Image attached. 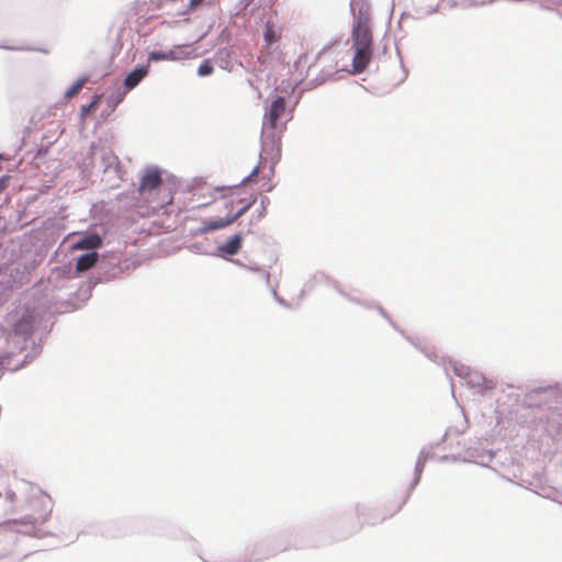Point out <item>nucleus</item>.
I'll return each instance as SVG.
<instances>
[{
  "label": "nucleus",
  "mask_w": 562,
  "mask_h": 562,
  "mask_svg": "<svg viewBox=\"0 0 562 562\" xmlns=\"http://www.w3.org/2000/svg\"><path fill=\"white\" fill-rule=\"evenodd\" d=\"M285 112V100L282 97L276 98L269 111L266 114V122L262 127V144L268 147L271 144V148L277 151L281 147V132L278 131V121L283 116Z\"/></svg>",
  "instance_id": "nucleus-3"
},
{
  "label": "nucleus",
  "mask_w": 562,
  "mask_h": 562,
  "mask_svg": "<svg viewBox=\"0 0 562 562\" xmlns=\"http://www.w3.org/2000/svg\"><path fill=\"white\" fill-rule=\"evenodd\" d=\"M101 100V95H94L93 100L91 101L90 104L88 105H82L81 106V117L85 119L89 112L93 111L97 109L99 102Z\"/></svg>",
  "instance_id": "nucleus-12"
},
{
  "label": "nucleus",
  "mask_w": 562,
  "mask_h": 562,
  "mask_svg": "<svg viewBox=\"0 0 562 562\" xmlns=\"http://www.w3.org/2000/svg\"><path fill=\"white\" fill-rule=\"evenodd\" d=\"M12 359V353L11 352H7V353H3V355H0V371L10 363Z\"/></svg>",
  "instance_id": "nucleus-15"
},
{
  "label": "nucleus",
  "mask_w": 562,
  "mask_h": 562,
  "mask_svg": "<svg viewBox=\"0 0 562 562\" xmlns=\"http://www.w3.org/2000/svg\"><path fill=\"white\" fill-rule=\"evenodd\" d=\"M35 318L32 312L26 311L13 325L11 331L7 333V340L18 339L16 344L25 342L34 331Z\"/></svg>",
  "instance_id": "nucleus-4"
},
{
  "label": "nucleus",
  "mask_w": 562,
  "mask_h": 562,
  "mask_svg": "<svg viewBox=\"0 0 562 562\" xmlns=\"http://www.w3.org/2000/svg\"><path fill=\"white\" fill-rule=\"evenodd\" d=\"M148 74L147 67H138L134 69L124 80V86L127 90L135 88Z\"/></svg>",
  "instance_id": "nucleus-6"
},
{
  "label": "nucleus",
  "mask_w": 562,
  "mask_h": 562,
  "mask_svg": "<svg viewBox=\"0 0 562 562\" xmlns=\"http://www.w3.org/2000/svg\"><path fill=\"white\" fill-rule=\"evenodd\" d=\"M88 78L83 77L78 79L71 87H69L65 92L66 99H72L75 95H77L80 90L83 88V86L87 83Z\"/></svg>",
  "instance_id": "nucleus-11"
},
{
  "label": "nucleus",
  "mask_w": 562,
  "mask_h": 562,
  "mask_svg": "<svg viewBox=\"0 0 562 562\" xmlns=\"http://www.w3.org/2000/svg\"><path fill=\"white\" fill-rule=\"evenodd\" d=\"M371 8L362 3L358 9V23L353 30V75L362 72L371 63L373 55Z\"/></svg>",
  "instance_id": "nucleus-1"
},
{
  "label": "nucleus",
  "mask_w": 562,
  "mask_h": 562,
  "mask_svg": "<svg viewBox=\"0 0 562 562\" xmlns=\"http://www.w3.org/2000/svg\"><path fill=\"white\" fill-rule=\"evenodd\" d=\"M102 239L98 234H90L82 237L75 245V249H97L101 247Z\"/></svg>",
  "instance_id": "nucleus-8"
},
{
  "label": "nucleus",
  "mask_w": 562,
  "mask_h": 562,
  "mask_svg": "<svg viewBox=\"0 0 562 562\" xmlns=\"http://www.w3.org/2000/svg\"><path fill=\"white\" fill-rule=\"evenodd\" d=\"M98 258L99 256L94 251L80 256L76 265L77 271L83 272L91 269L97 263Z\"/></svg>",
  "instance_id": "nucleus-9"
},
{
  "label": "nucleus",
  "mask_w": 562,
  "mask_h": 562,
  "mask_svg": "<svg viewBox=\"0 0 562 562\" xmlns=\"http://www.w3.org/2000/svg\"><path fill=\"white\" fill-rule=\"evenodd\" d=\"M258 171H259V169H258V167H256V168L250 172V175L245 179V182H247V181H251V180H252V179L258 175Z\"/></svg>",
  "instance_id": "nucleus-17"
},
{
  "label": "nucleus",
  "mask_w": 562,
  "mask_h": 562,
  "mask_svg": "<svg viewBox=\"0 0 562 562\" xmlns=\"http://www.w3.org/2000/svg\"><path fill=\"white\" fill-rule=\"evenodd\" d=\"M213 72V66L209 59L204 60L198 69L199 76H209Z\"/></svg>",
  "instance_id": "nucleus-14"
},
{
  "label": "nucleus",
  "mask_w": 562,
  "mask_h": 562,
  "mask_svg": "<svg viewBox=\"0 0 562 562\" xmlns=\"http://www.w3.org/2000/svg\"><path fill=\"white\" fill-rule=\"evenodd\" d=\"M241 243H243L241 234H236L233 237H231L226 243H224L222 246H220L218 249L221 252H223L225 255L234 256L239 251V249L241 247Z\"/></svg>",
  "instance_id": "nucleus-7"
},
{
  "label": "nucleus",
  "mask_w": 562,
  "mask_h": 562,
  "mask_svg": "<svg viewBox=\"0 0 562 562\" xmlns=\"http://www.w3.org/2000/svg\"><path fill=\"white\" fill-rule=\"evenodd\" d=\"M176 55L173 50H170L168 53L166 52H153L150 54V59L153 60H162V59H176Z\"/></svg>",
  "instance_id": "nucleus-13"
},
{
  "label": "nucleus",
  "mask_w": 562,
  "mask_h": 562,
  "mask_svg": "<svg viewBox=\"0 0 562 562\" xmlns=\"http://www.w3.org/2000/svg\"><path fill=\"white\" fill-rule=\"evenodd\" d=\"M162 183L161 172L158 168H148L140 178L138 192L146 193L158 189Z\"/></svg>",
  "instance_id": "nucleus-5"
},
{
  "label": "nucleus",
  "mask_w": 562,
  "mask_h": 562,
  "mask_svg": "<svg viewBox=\"0 0 562 562\" xmlns=\"http://www.w3.org/2000/svg\"><path fill=\"white\" fill-rule=\"evenodd\" d=\"M281 33L277 31L273 24L267 23L263 30V41L267 45H272L279 42Z\"/></svg>",
  "instance_id": "nucleus-10"
},
{
  "label": "nucleus",
  "mask_w": 562,
  "mask_h": 562,
  "mask_svg": "<svg viewBox=\"0 0 562 562\" xmlns=\"http://www.w3.org/2000/svg\"><path fill=\"white\" fill-rule=\"evenodd\" d=\"M204 0H190L189 1V8L190 9H194L196 8L198 5H200Z\"/></svg>",
  "instance_id": "nucleus-18"
},
{
  "label": "nucleus",
  "mask_w": 562,
  "mask_h": 562,
  "mask_svg": "<svg viewBox=\"0 0 562 562\" xmlns=\"http://www.w3.org/2000/svg\"><path fill=\"white\" fill-rule=\"evenodd\" d=\"M9 177L4 176L0 178V194L5 190L8 187Z\"/></svg>",
  "instance_id": "nucleus-16"
},
{
  "label": "nucleus",
  "mask_w": 562,
  "mask_h": 562,
  "mask_svg": "<svg viewBox=\"0 0 562 562\" xmlns=\"http://www.w3.org/2000/svg\"><path fill=\"white\" fill-rule=\"evenodd\" d=\"M257 201V196L255 193H245L243 188H236L232 190L228 198L225 200V207L232 212L234 209H237L235 213H229L224 218L211 220L205 223L204 231L213 232L216 229H221L233 224L237 218H239L255 202Z\"/></svg>",
  "instance_id": "nucleus-2"
}]
</instances>
